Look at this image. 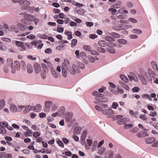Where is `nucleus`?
Masks as SVG:
<instances>
[{"instance_id":"f257e3e1","label":"nucleus","mask_w":158,"mask_h":158,"mask_svg":"<svg viewBox=\"0 0 158 158\" xmlns=\"http://www.w3.org/2000/svg\"><path fill=\"white\" fill-rule=\"evenodd\" d=\"M25 107V106H19L17 107L13 103H11L10 105V110L11 112L13 113L21 112Z\"/></svg>"},{"instance_id":"f03ea898","label":"nucleus","mask_w":158,"mask_h":158,"mask_svg":"<svg viewBox=\"0 0 158 158\" xmlns=\"http://www.w3.org/2000/svg\"><path fill=\"white\" fill-rule=\"evenodd\" d=\"M69 64V61L68 60L66 59L64 60V62L62 63V69L67 70Z\"/></svg>"},{"instance_id":"7ed1b4c3","label":"nucleus","mask_w":158,"mask_h":158,"mask_svg":"<svg viewBox=\"0 0 158 158\" xmlns=\"http://www.w3.org/2000/svg\"><path fill=\"white\" fill-rule=\"evenodd\" d=\"M129 121V119L128 118H123L118 120L117 123L119 125H122L128 122Z\"/></svg>"},{"instance_id":"20e7f679","label":"nucleus","mask_w":158,"mask_h":158,"mask_svg":"<svg viewBox=\"0 0 158 158\" xmlns=\"http://www.w3.org/2000/svg\"><path fill=\"white\" fill-rule=\"evenodd\" d=\"M35 71L36 73H39L41 71V66L38 63H35L33 65Z\"/></svg>"},{"instance_id":"39448f33","label":"nucleus","mask_w":158,"mask_h":158,"mask_svg":"<svg viewBox=\"0 0 158 158\" xmlns=\"http://www.w3.org/2000/svg\"><path fill=\"white\" fill-rule=\"evenodd\" d=\"M35 18L34 16L30 14H27L24 16V18L28 21H33V20H35Z\"/></svg>"},{"instance_id":"423d86ee","label":"nucleus","mask_w":158,"mask_h":158,"mask_svg":"<svg viewBox=\"0 0 158 158\" xmlns=\"http://www.w3.org/2000/svg\"><path fill=\"white\" fill-rule=\"evenodd\" d=\"M45 111L48 112L50 109V107L52 104L51 102L47 101L45 102Z\"/></svg>"},{"instance_id":"0eeeda50","label":"nucleus","mask_w":158,"mask_h":158,"mask_svg":"<svg viewBox=\"0 0 158 158\" xmlns=\"http://www.w3.org/2000/svg\"><path fill=\"white\" fill-rule=\"evenodd\" d=\"M86 135V132L85 131H83L82 133L80 139L81 141L82 144H83L84 143L85 140Z\"/></svg>"},{"instance_id":"6e6552de","label":"nucleus","mask_w":158,"mask_h":158,"mask_svg":"<svg viewBox=\"0 0 158 158\" xmlns=\"http://www.w3.org/2000/svg\"><path fill=\"white\" fill-rule=\"evenodd\" d=\"M114 156V153L111 150L107 151L106 153L105 158H113Z\"/></svg>"},{"instance_id":"1a4fd4ad","label":"nucleus","mask_w":158,"mask_h":158,"mask_svg":"<svg viewBox=\"0 0 158 158\" xmlns=\"http://www.w3.org/2000/svg\"><path fill=\"white\" fill-rule=\"evenodd\" d=\"M19 4L22 6H28L30 4V2L26 0H21L19 2Z\"/></svg>"},{"instance_id":"9d476101","label":"nucleus","mask_w":158,"mask_h":158,"mask_svg":"<svg viewBox=\"0 0 158 158\" xmlns=\"http://www.w3.org/2000/svg\"><path fill=\"white\" fill-rule=\"evenodd\" d=\"M65 115V120L66 122L68 123L72 119L73 117L72 114V113H66Z\"/></svg>"},{"instance_id":"9b49d317","label":"nucleus","mask_w":158,"mask_h":158,"mask_svg":"<svg viewBox=\"0 0 158 158\" xmlns=\"http://www.w3.org/2000/svg\"><path fill=\"white\" fill-rule=\"evenodd\" d=\"M130 75L128 76L129 79L131 81L134 80L135 81H137L138 80L137 78L133 73L130 74Z\"/></svg>"},{"instance_id":"f8f14e48","label":"nucleus","mask_w":158,"mask_h":158,"mask_svg":"<svg viewBox=\"0 0 158 158\" xmlns=\"http://www.w3.org/2000/svg\"><path fill=\"white\" fill-rule=\"evenodd\" d=\"M24 11L25 13H32L33 11V8L32 7L27 6L23 8Z\"/></svg>"},{"instance_id":"ddd939ff","label":"nucleus","mask_w":158,"mask_h":158,"mask_svg":"<svg viewBox=\"0 0 158 158\" xmlns=\"http://www.w3.org/2000/svg\"><path fill=\"white\" fill-rule=\"evenodd\" d=\"M65 108L64 106L61 107L58 110L57 112L58 114V116H61L65 112Z\"/></svg>"},{"instance_id":"4468645a","label":"nucleus","mask_w":158,"mask_h":158,"mask_svg":"<svg viewBox=\"0 0 158 158\" xmlns=\"http://www.w3.org/2000/svg\"><path fill=\"white\" fill-rule=\"evenodd\" d=\"M147 133L145 131L139 132L137 133V135L138 137L143 138L147 135Z\"/></svg>"},{"instance_id":"2eb2a0df","label":"nucleus","mask_w":158,"mask_h":158,"mask_svg":"<svg viewBox=\"0 0 158 158\" xmlns=\"http://www.w3.org/2000/svg\"><path fill=\"white\" fill-rule=\"evenodd\" d=\"M17 27L21 31H24L27 28V26L21 23H18L17 24Z\"/></svg>"},{"instance_id":"dca6fc26","label":"nucleus","mask_w":158,"mask_h":158,"mask_svg":"<svg viewBox=\"0 0 158 158\" xmlns=\"http://www.w3.org/2000/svg\"><path fill=\"white\" fill-rule=\"evenodd\" d=\"M139 79L142 82L143 84L146 85L147 81L145 78L144 76L142 74H139L138 75Z\"/></svg>"},{"instance_id":"f3484780","label":"nucleus","mask_w":158,"mask_h":158,"mask_svg":"<svg viewBox=\"0 0 158 158\" xmlns=\"http://www.w3.org/2000/svg\"><path fill=\"white\" fill-rule=\"evenodd\" d=\"M27 71L28 73L30 74L33 72V69L32 66L30 64H27Z\"/></svg>"},{"instance_id":"a211bd4d","label":"nucleus","mask_w":158,"mask_h":158,"mask_svg":"<svg viewBox=\"0 0 158 158\" xmlns=\"http://www.w3.org/2000/svg\"><path fill=\"white\" fill-rule=\"evenodd\" d=\"M76 12L79 15L83 16L85 12V10L81 8L77 9L76 8Z\"/></svg>"},{"instance_id":"6ab92c4d","label":"nucleus","mask_w":158,"mask_h":158,"mask_svg":"<svg viewBox=\"0 0 158 158\" xmlns=\"http://www.w3.org/2000/svg\"><path fill=\"white\" fill-rule=\"evenodd\" d=\"M95 99L98 100L99 102H107L108 101V99L104 97V96L101 98L95 97Z\"/></svg>"},{"instance_id":"aec40b11","label":"nucleus","mask_w":158,"mask_h":158,"mask_svg":"<svg viewBox=\"0 0 158 158\" xmlns=\"http://www.w3.org/2000/svg\"><path fill=\"white\" fill-rule=\"evenodd\" d=\"M9 31H14L15 33H17L19 32L17 30V28L14 25H12L10 26V29H9Z\"/></svg>"},{"instance_id":"412c9836","label":"nucleus","mask_w":158,"mask_h":158,"mask_svg":"<svg viewBox=\"0 0 158 158\" xmlns=\"http://www.w3.org/2000/svg\"><path fill=\"white\" fill-rule=\"evenodd\" d=\"M121 25V29L123 30H126L128 28H131L132 26L131 25H126L124 24H120Z\"/></svg>"},{"instance_id":"4be33fe9","label":"nucleus","mask_w":158,"mask_h":158,"mask_svg":"<svg viewBox=\"0 0 158 158\" xmlns=\"http://www.w3.org/2000/svg\"><path fill=\"white\" fill-rule=\"evenodd\" d=\"M51 73L53 77L55 78H57L58 77V74L56 73L55 69L53 67H51Z\"/></svg>"},{"instance_id":"5701e85b","label":"nucleus","mask_w":158,"mask_h":158,"mask_svg":"<svg viewBox=\"0 0 158 158\" xmlns=\"http://www.w3.org/2000/svg\"><path fill=\"white\" fill-rule=\"evenodd\" d=\"M13 65L17 69V70H19L20 69V63L17 60H15L14 62V65Z\"/></svg>"},{"instance_id":"b1692460","label":"nucleus","mask_w":158,"mask_h":158,"mask_svg":"<svg viewBox=\"0 0 158 158\" xmlns=\"http://www.w3.org/2000/svg\"><path fill=\"white\" fill-rule=\"evenodd\" d=\"M155 140V139L154 137L149 138L146 140V142L147 144H151L153 143Z\"/></svg>"},{"instance_id":"393cba45","label":"nucleus","mask_w":158,"mask_h":158,"mask_svg":"<svg viewBox=\"0 0 158 158\" xmlns=\"http://www.w3.org/2000/svg\"><path fill=\"white\" fill-rule=\"evenodd\" d=\"M75 67V65L74 64L73 65L72 67L69 68V71L71 74L74 75L76 71L74 69V67Z\"/></svg>"},{"instance_id":"a878e982","label":"nucleus","mask_w":158,"mask_h":158,"mask_svg":"<svg viewBox=\"0 0 158 158\" xmlns=\"http://www.w3.org/2000/svg\"><path fill=\"white\" fill-rule=\"evenodd\" d=\"M9 125L8 123L6 122H0V127L4 128H7Z\"/></svg>"},{"instance_id":"bb28decb","label":"nucleus","mask_w":158,"mask_h":158,"mask_svg":"<svg viewBox=\"0 0 158 158\" xmlns=\"http://www.w3.org/2000/svg\"><path fill=\"white\" fill-rule=\"evenodd\" d=\"M98 44L101 47H104L106 45V43L105 41L101 40L98 42Z\"/></svg>"},{"instance_id":"cd10ccee","label":"nucleus","mask_w":158,"mask_h":158,"mask_svg":"<svg viewBox=\"0 0 158 158\" xmlns=\"http://www.w3.org/2000/svg\"><path fill=\"white\" fill-rule=\"evenodd\" d=\"M41 110V106L40 105L38 104L35 107L34 110L37 112H39Z\"/></svg>"},{"instance_id":"c85d7f7f","label":"nucleus","mask_w":158,"mask_h":158,"mask_svg":"<svg viewBox=\"0 0 158 158\" xmlns=\"http://www.w3.org/2000/svg\"><path fill=\"white\" fill-rule=\"evenodd\" d=\"M64 34L68 36V39L69 40H70L73 38V37L72 36V32L69 31H66L65 32Z\"/></svg>"},{"instance_id":"c756f323","label":"nucleus","mask_w":158,"mask_h":158,"mask_svg":"<svg viewBox=\"0 0 158 158\" xmlns=\"http://www.w3.org/2000/svg\"><path fill=\"white\" fill-rule=\"evenodd\" d=\"M31 108V106L30 105L28 106L25 107V109L23 110V112L24 113H27L30 111Z\"/></svg>"},{"instance_id":"7c9ffc66","label":"nucleus","mask_w":158,"mask_h":158,"mask_svg":"<svg viewBox=\"0 0 158 158\" xmlns=\"http://www.w3.org/2000/svg\"><path fill=\"white\" fill-rule=\"evenodd\" d=\"M151 64L152 67L154 69H157V65L156 63L154 61H151Z\"/></svg>"},{"instance_id":"2f4dec72","label":"nucleus","mask_w":158,"mask_h":158,"mask_svg":"<svg viewBox=\"0 0 158 158\" xmlns=\"http://www.w3.org/2000/svg\"><path fill=\"white\" fill-rule=\"evenodd\" d=\"M105 39L107 41L113 42L114 41V38L109 36H106L105 38Z\"/></svg>"},{"instance_id":"473e14b6","label":"nucleus","mask_w":158,"mask_h":158,"mask_svg":"<svg viewBox=\"0 0 158 158\" xmlns=\"http://www.w3.org/2000/svg\"><path fill=\"white\" fill-rule=\"evenodd\" d=\"M110 35L114 38H117L119 37V35L116 33L112 32L110 34Z\"/></svg>"},{"instance_id":"72a5a7b5","label":"nucleus","mask_w":158,"mask_h":158,"mask_svg":"<svg viewBox=\"0 0 158 158\" xmlns=\"http://www.w3.org/2000/svg\"><path fill=\"white\" fill-rule=\"evenodd\" d=\"M20 65H21L22 69L24 70L26 69V64L25 62L23 60H22L20 63Z\"/></svg>"},{"instance_id":"f704fd0d","label":"nucleus","mask_w":158,"mask_h":158,"mask_svg":"<svg viewBox=\"0 0 158 158\" xmlns=\"http://www.w3.org/2000/svg\"><path fill=\"white\" fill-rule=\"evenodd\" d=\"M77 40L76 39H73L72 40L71 42V47L72 48L74 47L77 44Z\"/></svg>"},{"instance_id":"c9c22d12","label":"nucleus","mask_w":158,"mask_h":158,"mask_svg":"<svg viewBox=\"0 0 158 158\" xmlns=\"http://www.w3.org/2000/svg\"><path fill=\"white\" fill-rule=\"evenodd\" d=\"M107 51L111 53H114L115 52L114 49L111 47H108L106 48Z\"/></svg>"},{"instance_id":"e433bc0d","label":"nucleus","mask_w":158,"mask_h":158,"mask_svg":"<svg viewBox=\"0 0 158 158\" xmlns=\"http://www.w3.org/2000/svg\"><path fill=\"white\" fill-rule=\"evenodd\" d=\"M132 33L136 34H140L142 33V31L139 29H134L132 30Z\"/></svg>"},{"instance_id":"4c0bfd02","label":"nucleus","mask_w":158,"mask_h":158,"mask_svg":"<svg viewBox=\"0 0 158 158\" xmlns=\"http://www.w3.org/2000/svg\"><path fill=\"white\" fill-rule=\"evenodd\" d=\"M6 130L3 127H0V134L5 135L6 133Z\"/></svg>"},{"instance_id":"58836bf2","label":"nucleus","mask_w":158,"mask_h":158,"mask_svg":"<svg viewBox=\"0 0 158 158\" xmlns=\"http://www.w3.org/2000/svg\"><path fill=\"white\" fill-rule=\"evenodd\" d=\"M106 149L105 148L102 147L101 148L98 150V153L99 155H101L103 154Z\"/></svg>"},{"instance_id":"ea45409f","label":"nucleus","mask_w":158,"mask_h":158,"mask_svg":"<svg viewBox=\"0 0 158 158\" xmlns=\"http://www.w3.org/2000/svg\"><path fill=\"white\" fill-rule=\"evenodd\" d=\"M107 115H110L114 113V111L112 110L111 107H109L107 109Z\"/></svg>"},{"instance_id":"a19ab883","label":"nucleus","mask_w":158,"mask_h":158,"mask_svg":"<svg viewBox=\"0 0 158 158\" xmlns=\"http://www.w3.org/2000/svg\"><path fill=\"white\" fill-rule=\"evenodd\" d=\"M83 48L85 50L90 52L91 49L90 47L88 45H84L83 47Z\"/></svg>"},{"instance_id":"79ce46f5","label":"nucleus","mask_w":158,"mask_h":158,"mask_svg":"<svg viewBox=\"0 0 158 158\" xmlns=\"http://www.w3.org/2000/svg\"><path fill=\"white\" fill-rule=\"evenodd\" d=\"M112 28L113 30L116 31L119 30L121 29V25H120L119 24L118 26H113L112 27Z\"/></svg>"},{"instance_id":"37998d69","label":"nucleus","mask_w":158,"mask_h":158,"mask_svg":"<svg viewBox=\"0 0 158 158\" xmlns=\"http://www.w3.org/2000/svg\"><path fill=\"white\" fill-rule=\"evenodd\" d=\"M97 50L98 52L101 53H105L106 52L105 49L102 47H98L97 48Z\"/></svg>"},{"instance_id":"c03bdc74","label":"nucleus","mask_w":158,"mask_h":158,"mask_svg":"<svg viewBox=\"0 0 158 158\" xmlns=\"http://www.w3.org/2000/svg\"><path fill=\"white\" fill-rule=\"evenodd\" d=\"M119 82L120 83L121 85L123 87L125 88L127 90H128L129 88L128 86L127 85L124 83L122 81H120Z\"/></svg>"},{"instance_id":"a18cd8bd","label":"nucleus","mask_w":158,"mask_h":158,"mask_svg":"<svg viewBox=\"0 0 158 158\" xmlns=\"http://www.w3.org/2000/svg\"><path fill=\"white\" fill-rule=\"evenodd\" d=\"M15 42L16 45L18 47H21L23 45V43L21 41H15Z\"/></svg>"},{"instance_id":"49530a36","label":"nucleus","mask_w":158,"mask_h":158,"mask_svg":"<svg viewBox=\"0 0 158 158\" xmlns=\"http://www.w3.org/2000/svg\"><path fill=\"white\" fill-rule=\"evenodd\" d=\"M77 65L78 66V67L81 69H83L85 68V65L82 62H78L77 63Z\"/></svg>"},{"instance_id":"de8ad7c7","label":"nucleus","mask_w":158,"mask_h":158,"mask_svg":"<svg viewBox=\"0 0 158 158\" xmlns=\"http://www.w3.org/2000/svg\"><path fill=\"white\" fill-rule=\"evenodd\" d=\"M118 41L120 43L123 44H126L127 43L126 40L123 39H119L118 40Z\"/></svg>"},{"instance_id":"09e8293b","label":"nucleus","mask_w":158,"mask_h":158,"mask_svg":"<svg viewBox=\"0 0 158 158\" xmlns=\"http://www.w3.org/2000/svg\"><path fill=\"white\" fill-rule=\"evenodd\" d=\"M5 102L3 100H1L0 101V109H2L4 107Z\"/></svg>"},{"instance_id":"8fccbe9b","label":"nucleus","mask_w":158,"mask_h":158,"mask_svg":"<svg viewBox=\"0 0 158 158\" xmlns=\"http://www.w3.org/2000/svg\"><path fill=\"white\" fill-rule=\"evenodd\" d=\"M90 54L91 55L96 56H98L99 55V53L96 51L94 50H91L90 51Z\"/></svg>"},{"instance_id":"3c124183","label":"nucleus","mask_w":158,"mask_h":158,"mask_svg":"<svg viewBox=\"0 0 158 158\" xmlns=\"http://www.w3.org/2000/svg\"><path fill=\"white\" fill-rule=\"evenodd\" d=\"M41 66L43 68V71L44 72H48V69L47 68V65L45 64L44 63H42L41 64Z\"/></svg>"},{"instance_id":"603ef678","label":"nucleus","mask_w":158,"mask_h":158,"mask_svg":"<svg viewBox=\"0 0 158 158\" xmlns=\"http://www.w3.org/2000/svg\"><path fill=\"white\" fill-rule=\"evenodd\" d=\"M120 78L126 82H127L128 81V79L125 76L123 75H121L120 76Z\"/></svg>"},{"instance_id":"864d4df0","label":"nucleus","mask_w":158,"mask_h":158,"mask_svg":"<svg viewBox=\"0 0 158 158\" xmlns=\"http://www.w3.org/2000/svg\"><path fill=\"white\" fill-rule=\"evenodd\" d=\"M139 118L143 121H146L147 120V118L146 117L145 114H141L139 116Z\"/></svg>"},{"instance_id":"5fc2aeb1","label":"nucleus","mask_w":158,"mask_h":158,"mask_svg":"<svg viewBox=\"0 0 158 158\" xmlns=\"http://www.w3.org/2000/svg\"><path fill=\"white\" fill-rule=\"evenodd\" d=\"M128 20L133 23H137V20L133 18H129L128 19Z\"/></svg>"},{"instance_id":"6e6d98bb","label":"nucleus","mask_w":158,"mask_h":158,"mask_svg":"<svg viewBox=\"0 0 158 158\" xmlns=\"http://www.w3.org/2000/svg\"><path fill=\"white\" fill-rule=\"evenodd\" d=\"M44 72V71L41 73V76L43 79H44L46 78V72Z\"/></svg>"},{"instance_id":"4d7b16f0","label":"nucleus","mask_w":158,"mask_h":158,"mask_svg":"<svg viewBox=\"0 0 158 158\" xmlns=\"http://www.w3.org/2000/svg\"><path fill=\"white\" fill-rule=\"evenodd\" d=\"M57 143L59 146L62 148L64 147V145L61 141L60 140H58L57 141Z\"/></svg>"},{"instance_id":"13d9d810","label":"nucleus","mask_w":158,"mask_h":158,"mask_svg":"<svg viewBox=\"0 0 158 158\" xmlns=\"http://www.w3.org/2000/svg\"><path fill=\"white\" fill-rule=\"evenodd\" d=\"M88 60L91 62H94V57L91 56H88Z\"/></svg>"},{"instance_id":"bf43d9fd","label":"nucleus","mask_w":158,"mask_h":158,"mask_svg":"<svg viewBox=\"0 0 158 158\" xmlns=\"http://www.w3.org/2000/svg\"><path fill=\"white\" fill-rule=\"evenodd\" d=\"M98 36L95 34H91L89 35V37L90 38L92 39H94L97 38Z\"/></svg>"},{"instance_id":"052dcab7","label":"nucleus","mask_w":158,"mask_h":158,"mask_svg":"<svg viewBox=\"0 0 158 158\" xmlns=\"http://www.w3.org/2000/svg\"><path fill=\"white\" fill-rule=\"evenodd\" d=\"M16 70L17 69L15 68L13 65L11 66V71L12 73H16Z\"/></svg>"},{"instance_id":"680f3d73","label":"nucleus","mask_w":158,"mask_h":158,"mask_svg":"<svg viewBox=\"0 0 158 158\" xmlns=\"http://www.w3.org/2000/svg\"><path fill=\"white\" fill-rule=\"evenodd\" d=\"M133 127V125L132 124H127L123 126V128L126 129H127L130 127Z\"/></svg>"},{"instance_id":"e2e57ef3","label":"nucleus","mask_w":158,"mask_h":158,"mask_svg":"<svg viewBox=\"0 0 158 158\" xmlns=\"http://www.w3.org/2000/svg\"><path fill=\"white\" fill-rule=\"evenodd\" d=\"M62 141L64 143L67 144L69 142V140L65 137H63L62 139Z\"/></svg>"},{"instance_id":"0e129e2a","label":"nucleus","mask_w":158,"mask_h":158,"mask_svg":"<svg viewBox=\"0 0 158 158\" xmlns=\"http://www.w3.org/2000/svg\"><path fill=\"white\" fill-rule=\"evenodd\" d=\"M45 52L47 54H51L52 53V50L51 49L48 48L45 50Z\"/></svg>"},{"instance_id":"69168bd1","label":"nucleus","mask_w":158,"mask_h":158,"mask_svg":"<svg viewBox=\"0 0 158 158\" xmlns=\"http://www.w3.org/2000/svg\"><path fill=\"white\" fill-rule=\"evenodd\" d=\"M118 106V104L117 103L115 102H113L112 105V107L113 109H116Z\"/></svg>"},{"instance_id":"338daca9","label":"nucleus","mask_w":158,"mask_h":158,"mask_svg":"<svg viewBox=\"0 0 158 158\" xmlns=\"http://www.w3.org/2000/svg\"><path fill=\"white\" fill-rule=\"evenodd\" d=\"M86 25L88 27H91L94 24L92 22H86Z\"/></svg>"},{"instance_id":"774afa93","label":"nucleus","mask_w":158,"mask_h":158,"mask_svg":"<svg viewBox=\"0 0 158 158\" xmlns=\"http://www.w3.org/2000/svg\"><path fill=\"white\" fill-rule=\"evenodd\" d=\"M57 31L59 33H62L64 31V28L62 27H58L57 28Z\"/></svg>"}]
</instances>
